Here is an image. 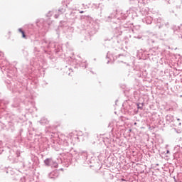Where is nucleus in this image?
<instances>
[{
  "label": "nucleus",
  "instance_id": "obj_32",
  "mask_svg": "<svg viewBox=\"0 0 182 182\" xmlns=\"http://www.w3.org/2000/svg\"><path fill=\"white\" fill-rule=\"evenodd\" d=\"M33 43H34V45L36 46L38 45L39 41H34Z\"/></svg>",
  "mask_w": 182,
  "mask_h": 182
},
{
  "label": "nucleus",
  "instance_id": "obj_54",
  "mask_svg": "<svg viewBox=\"0 0 182 182\" xmlns=\"http://www.w3.org/2000/svg\"><path fill=\"white\" fill-rule=\"evenodd\" d=\"M20 132H23V129H21V130H20Z\"/></svg>",
  "mask_w": 182,
  "mask_h": 182
},
{
  "label": "nucleus",
  "instance_id": "obj_39",
  "mask_svg": "<svg viewBox=\"0 0 182 182\" xmlns=\"http://www.w3.org/2000/svg\"><path fill=\"white\" fill-rule=\"evenodd\" d=\"M2 153H4V149H0V154H1Z\"/></svg>",
  "mask_w": 182,
  "mask_h": 182
},
{
  "label": "nucleus",
  "instance_id": "obj_25",
  "mask_svg": "<svg viewBox=\"0 0 182 182\" xmlns=\"http://www.w3.org/2000/svg\"><path fill=\"white\" fill-rule=\"evenodd\" d=\"M65 23L66 22L65 21H60V25L58 26V29H60V28H64Z\"/></svg>",
  "mask_w": 182,
  "mask_h": 182
},
{
  "label": "nucleus",
  "instance_id": "obj_33",
  "mask_svg": "<svg viewBox=\"0 0 182 182\" xmlns=\"http://www.w3.org/2000/svg\"><path fill=\"white\" fill-rule=\"evenodd\" d=\"M46 16L49 17V16H52V12L49 11L48 14H46Z\"/></svg>",
  "mask_w": 182,
  "mask_h": 182
},
{
  "label": "nucleus",
  "instance_id": "obj_9",
  "mask_svg": "<svg viewBox=\"0 0 182 182\" xmlns=\"http://www.w3.org/2000/svg\"><path fill=\"white\" fill-rule=\"evenodd\" d=\"M44 164L46 166L55 167V168H58V163L53 161V160L50 158H47L46 160H44Z\"/></svg>",
  "mask_w": 182,
  "mask_h": 182
},
{
  "label": "nucleus",
  "instance_id": "obj_21",
  "mask_svg": "<svg viewBox=\"0 0 182 182\" xmlns=\"http://www.w3.org/2000/svg\"><path fill=\"white\" fill-rule=\"evenodd\" d=\"M80 66L86 69L87 68V64H86V61H84L80 64Z\"/></svg>",
  "mask_w": 182,
  "mask_h": 182
},
{
  "label": "nucleus",
  "instance_id": "obj_58",
  "mask_svg": "<svg viewBox=\"0 0 182 182\" xmlns=\"http://www.w3.org/2000/svg\"><path fill=\"white\" fill-rule=\"evenodd\" d=\"M92 144H95V141L92 143Z\"/></svg>",
  "mask_w": 182,
  "mask_h": 182
},
{
  "label": "nucleus",
  "instance_id": "obj_1",
  "mask_svg": "<svg viewBox=\"0 0 182 182\" xmlns=\"http://www.w3.org/2000/svg\"><path fill=\"white\" fill-rule=\"evenodd\" d=\"M76 154H74V159L75 161H78V163H82L85 166L94 167L93 163H95V160L92 159V158H89V155H87V151H80L77 153L76 151Z\"/></svg>",
  "mask_w": 182,
  "mask_h": 182
},
{
  "label": "nucleus",
  "instance_id": "obj_49",
  "mask_svg": "<svg viewBox=\"0 0 182 182\" xmlns=\"http://www.w3.org/2000/svg\"><path fill=\"white\" fill-rule=\"evenodd\" d=\"M110 124H112V123H109V124L108 127H110Z\"/></svg>",
  "mask_w": 182,
  "mask_h": 182
},
{
  "label": "nucleus",
  "instance_id": "obj_26",
  "mask_svg": "<svg viewBox=\"0 0 182 182\" xmlns=\"http://www.w3.org/2000/svg\"><path fill=\"white\" fill-rule=\"evenodd\" d=\"M144 105V103H138L137 104V108L138 109H140L141 110V109H143V106Z\"/></svg>",
  "mask_w": 182,
  "mask_h": 182
},
{
  "label": "nucleus",
  "instance_id": "obj_30",
  "mask_svg": "<svg viewBox=\"0 0 182 182\" xmlns=\"http://www.w3.org/2000/svg\"><path fill=\"white\" fill-rule=\"evenodd\" d=\"M16 157H19V156H21V151H17L16 152Z\"/></svg>",
  "mask_w": 182,
  "mask_h": 182
},
{
  "label": "nucleus",
  "instance_id": "obj_15",
  "mask_svg": "<svg viewBox=\"0 0 182 182\" xmlns=\"http://www.w3.org/2000/svg\"><path fill=\"white\" fill-rule=\"evenodd\" d=\"M182 1L181 0H174L173 6H176L177 9H180V6H181Z\"/></svg>",
  "mask_w": 182,
  "mask_h": 182
},
{
  "label": "nucleus",
  "instance_id": "obj_36",
  "mask_svg": "<svg viewBox=\"0 0 182 182\" xmlns=\"http://www.w3.org/2000/svg\"><path fill=\"white\" fill-rule=\"evenodd\" d=\"M18 32L22 33V32H25V31L23 30H22V28H18Z\"/></svg>",
  "mask_w": 182,
  "mask_h": 182
},
{
  "label": "nucleus",
  "instance_id": "obj_53",
  "mask_svg": "<svg viewBox=\"0 0 182 182\" xmlns=\"http://www.w3.org/2000/svg\"><path fill=\"white\" fill-rule=\"evenodd\" d=\"M173 179L175 180L176 182H177V181H176V177H173Z\"/></svg>",
  "mask_w": 182,
  "mask_h": 182
},
{
  "label": "nucleus",
  "instance_id": "obj_42",
  "mask_svg": "<svg viewBox=\"0 0 182 182\" xmlns=\"http://www.w3.org/2000/svg\"><path fill=\"white\" fill-rule=\"evenodd\" d=\"M164 26V24H161L160 26H159V29H160V28H163Z\"/></svg>",
  "mask_w": 182,
  "mask_h": 182
},
{
  "label": "nucleus",
  "instance_id": "obj_35",
  "mask_svg": "<svg viewBox=\"0 0 182 182\" xmlns=\"http://www.w3.org/2000/svg\"><path fill=\"white\" fill-rule=\"evenodd\" d=\"M132 109V107H130V105L127 106L126 108V110H131Z\"/></svg>",
  "mask_w": 182,
  "mask_h": 182
},
{
  "label": "nucleus",
  "instance_id": "obj_59",
  "mask_svg": "<svg viewBox=\"0 0 182 182\" xmlns=\"http://www.w3.org/2000/svg\"><path fill=\"white\" fill-rule=\"evenodd\" d=\"M60 170H63V168H60Z\"/></svg>",
  "mask_w": 182,
  "mask_h": 182
},
{
  "label": "nucleus",
  "instance_id": "obj_43",
  "mask_svg": "<svg viewBox=\"0 0 182 182\" xmlns=\"http://www.w3.org/2000/svg\"><path fill=\"white\" fill-rule=\"evenodd\" d=\"M120 56H123V55L119 54L118 55H117V58H120Z\"/></svg>",
  "mask_w": 182,
  "mask_h": 182
},
{
  "label": "nucleus",
  "instance_id": "obj_11",
  "mask_svg": "<svg viewBox=\"0 0 182 182\" xmlns=\"http://www.w3.org/2000/svg\"><path fill=\"white\" fill-rule=\"evenodd\" d=\"M9 105V100L6 99L0 100V109H6Z\"/></svg>",
  "mask_w": 182,
  "mask_h": 182
},
{
  "label": "nucleus",
  "instance_id": "obj_31",
  "mask_svg": "<svg viewBox=\"0 0 182 182\" xmlns=\"http://www.w3.org/2000/svg\"><path fill=\"white\" fill-rule=\"evenodd\" d=\"M164 26H166V28H168L170 26V23L168 22H166L164 23Z\"/></svg>",
  "mask_w": 182,
  "mask_h": 182
},
{
  "label": "nucleus",
  "instance_id": "obj_55",
  "mask_svg": "<svg viewBox=\"0 0 182 182\" xmlns=\"http://www.w3.org/2000/svg\"><path fill=\"white\" fill-rule=\"evenodd\" d=\"M152 43H154V41H152Z\"/></svg>",
  "mask_w": 182,
  "mask_h": 182
},
{
  "label": "nucleus",
  "instance_id": "obj_5",
  "mask_svg": "<svg viewBox=\"0 0 182 182\" xmlns=\"http://www.w3.org/2000/svg\"><path fill=\"white\" fill-rule=\"evenodd\" d=\"M83 29L88 32L90 36H93L99 31V25L96 22H89L83 25Z\"/></svg>",
  "mask_w": 182,
  "mask_h": 182
},
{
  "label": "nucleus",
  "instance_id": "obj_45",
  "mask_svg": "<svg viewBox=\"0 0 182 182\" xmlns=\"http://www.w3.org/2000/svg\"><path fill=\"white\" fill-rule=\"evenodd\" d=\"M178 38H181L182 39V34L178 35Z\"/></svg>",
  "mask_w": 182,
  "mask_h": 182
},
{
  "label": "nucleus",
  "instance_id": "obj_17",
  "mask_svg": "<svg viewBox=\"0 0 182 182\" xmlns=\"http://www.w3.org/2000/svg\"><path fill=\"white\" fill-rule=\"evenodd\" d=\"M173 33H175V35H178V33L181 31L180 26H173Z\"/></svg>",
  "mask_w": 182,
  "mask_h": 182
},
{
  "label": "nucleus",
  "instance_id": "obj_8",
  "mask_svg": "<svg viewBox=\"0 0 182 182\" xmlns=\"http://www.w3.org/2000/svg\"><path fill=\"white\" fill-rule=\"evenodd\" d=\"M117 11H114V13H112L110 14V16H109L107 19L106 21L107 22H112L114 23L113 28H117V24L116 23V21H114V19H116V18H117Z\"/></svg>",
  "mask_w": 182,
  "mask_h": 182
},
{
  "label": "nucleus",
  "instance_id": "obj_50",
  "mask_svg": "<svg viewBox=\"0 0 182 182\" xmlns=\"http://www.w3.org/2000/svg\"><path fill=\"white\" fill-rule=\"evenodd\" d=\"M33 59H36L35 58H33V62H35V60H33Z\"/></svg>",
  "mask_w": 182,
  "mask_h": 182
},
{
  "label": "nucleus",
  "instance_id": "obj_37",
  "mask_svg": "<svg viewBox=\"0 0 182 182\" xmlns=\"http://www.w3.org/2000/svg\"><path fill=\"white\" fill-rule=\"evenodd\" d=\"M134 38H136V39H141V36H134Z\"/></svg>",
  "mask_w": 182,
  "mask_h": 182
},
{
  "label": "nucleus",
  "instance_id": "obj_6",
  "mask_svg": "<svg viewBox=\"0 0 182 182\" xmlns=\"http://www.w3.org/2000/svg\"><path fill=\"white\" fill-rule=\"evenodd\" d=\"M36 26L44 31H48L49 30V26H50V23L48 21H45L43 18H38L36 21Z\"/></svg>",
  "mask_w": 182,
  "mask_h": 182
},
{
  "label": "nucleus",
  "instance_id": "obj_52",
  "mask_svg": "<svg viewBox=\"0 0 182 182\" xmlns=\"http://www.w3.org/2000/svg\"><path fill=\"white\" fill-rule=\"evenodd\" d=\"M1 144H2V141H0V146H1Z\"/></svg>",
  "mask_w": 182,
  "mask_h": 182
},
{
  "label": "nucleus",
  "instance_id": "obj_14",
  "mask_svg": "<svg viewBox=\"0 0 182 182\" xmlns=\"http://www.w3.org/2000/svg\"><path fill=\"white\" fill-rule=\"evenodd\" d=\"M173 126H174L175 127H180V126H181V122L180 120V119L178 118H176L173 120V122H172Z\"/></svg>",
  "mask_w": 182,
  "mask_h": 182
},
{
  "label": "nucleus",
  "instance_id": "obj_12",
  "mask_svg": "<svg viewBox=\"0 0 182 182\" xmlns=\"http://www.w3.org/2000/svg\"><path fill=\"white\" fill-rule=\"evenodd\" d=\"M142 22L144 23H146V25H151V22H153V18L151 16H148L142 18Z\"/></svg>",
  "mask_w": 182,
  "mask_h": 182
},
{
  "label": "nucleus",
  "instance_id": "obj_19",
  "mask_svg": "<svg viewBox=\"0 0 182 182\" xmlns=\"http://www.w3.org/2000/svg\"><path fill=\"white\" fill-rule=\"evenodd\" d=\"M58 12L60 15H62V14H65V12H66V9L63 7H60L58 10Z\"/></svg>",
  "mask_w": 182,
  "mask_h": 182
},
{
  "label": "nucleus",
  "instance_id": "obj_40",
  "mask_svg": "<svg viewBox=\"0 0 182 182\" xmlns=\"http://www.w3.org/2000/svg\"><path fill=\"white\" fill-rule=\"evenodd\" d=\"M2 56H4V53L0 52V58H2Z\"/></svg>",
  "mask_w": 182,
  "mask_h": 182
},
{
  "label": "nucleus",
  "instance_id": "obj_28",
  "mask_svg": "<svg viewBox=\"0 0 182 182\" xmlns=\"http://www.w3.org/2000/svg\"><path fill=\"white\" fill-rule=\"evenodd\" d=\"M33 52L34 53H36V52H39V49L38 48V47H34Z\"/></svg>",
  "mask_w": 182,
  "mask_h": 182
},
{
  "label": "nucleus",
  "instance_id": "obj_10",
  "mask_svg": "<svg viewBox=\"0 0 182 182\" xmlns=\"http://www.w3.org/2000/svg\"><path fill=\"white\" fill-rule=\"evenodd\" d=\"M49 178H51L52 180H55V178H58L59 177V171L54 170L50 173H48Z\"/></svg>",
  "mask_w": 182,
  "mask_h": 182
},
{
  "label": "nucleus",
  "instance_id": "obj_23",
  "mask_svg": "<svg viewBox=\"0 0 182 182\" xmlns=\"http://www.w3.org/2000/svg\"><path fill=\"white\" fill-rule=\"evenodd\" d=\"M161 154H164L166 157H168V154H170V151L168 149L166 151L161 152Z\"/></svg>",
  "mask_w": 182,
  "mask_h": 182
},
{
  "label": "nucleus",
  "instance_id": "obj_38",
  "mask_svg": "<svg viewBox=\"0 0 182 182\" xmlns=\"http://www.w3.org/2000/svg\"><path fill=\"white\" fill-rule=\"evenodd\" d=\"M120 180H121V181H123V182H127V180H126L124 178H121Z\"/></svg>",
  "mask_w": 182,
  "mask_h": 182
},
{
  "label": "nucleus",
  "instance_id": "obj_24",
  "mask_svg": "<svg viewBox=\"0 0 182 182\" xmlns=\"http://www.w3.org/2000/svg\"><path fill=\"white\" fill-rule=\"evenodd\" d=\"M131 4H138L140 1L139 0H129Z\"/></svg>",
  "mask_w": 182,
  "mask_h": 182
},
{
  "label": "nucleus",
  "instance_id": "obj_46",
  "mask_svg": "<svg viewBox=\"0 0 182 182\" xmlns=\"http://www.w3.org/2000/svg\"><path fill=\"white\" fill-rule=\"evenodd\" d=\"M13 92H16V90L15 88H12Z\"/></svg>",
  "mask_w": 182,
  "mask_h": 182
},
{
  "label": "nucleus",
  "instance_id": "obj_41",
  "mask_svg": "<svg viewBox=\"0 0 182 182\" xmlns=\"http://www.w3.org/2000/svg\"><path fill=\"white\" fill-rule=\"evenodd\" d=\"M113 39V37H110L109 39H105V41H112Z\"/></svg>",
  "mask_w": 182,
  "mask_h": 182
},
{
  "label": "nucleus",
  "instance_id": "obj_7",
  "mask_svg": "<svg viewBox=\"0 0 182 182\" xmlns=\"http://www.w3.org/2000/svg\"><path fill=\"white\" fill-rule=\"evenodd\" d=\"M11 108L13 110H16L18 113L21 112V99L16 97L13 100V102L11 105Z\"/></svg>",
  "mask_w": 182,
  "mask_h": 182
},
{
  "label": "nucleus",
  "instance_id": "obj_57",
  "mask_svg": "<svg viewBox=\"0 0 182 182\" xmlns=\"http://www.w3.org/2000/svg\"><path fill=\"white\" fill-rule=\"evenodd\" d=\"M126 105V103L123 104V106H124Z\"/></svg>",
  "mask_w": 182,
  "mask_h": 182
},
{
  "label": "nucleus",
  "instance_id": "obj_51",
  "mask_svg": "<svg viewBox=\"0 0 182 182\" xmlns=\"http://www.w3.org/2000/svg\"><path fill=\"white\" fill-rule=\"evenodd\" d=\"M117 102H118V101H117V100L115 101V105H117Z\"/></svg>",
  "mask_w": 182,
  "mask_h": 182
},
{
  "label": "nucleus",
  "instance_id": "obj_22",
  "mask_svg": "<svg viewBox=\"0 0 182 182\" xmlns=\"http://www.w3.org/2000/svg\"><path fill=\"white\" fill-rule=\"evenodd\" d=\"M14 180H16V181H18V180H19V181H25V177H19V176H17L16 178H14Z\"/></svg>",
  "mask_w": 182,
  "mask_h": 182
},
{
  "label": "nucleus",
  "instance_id": "obj_34",
  "mask_svg": "<svg viewBox=\"0 0 182 182\" xmlns=\"http://www.w3.org/2000/svg\"><path fill=\"white\" fill-rule=\"evenodd\" d=\"M59 15H60V14H59V13L57 14H55L54 16H55V19H58V18H59Z\"/></svg>",
  "mask_w": 182,
  "mask_h": 182
},
{
  "label": "nucleus",
  "instance_id": "obj_16",
  "mask_svg": "<svg viewBox=\"0 0 182 182\" xmlns=\"http://www.w3.org/2000/svg\"><path fill=\"white\" fill-rule=\"evenodd\" d=\"M39 123L41 124L43 126L45 124H48L49 123V120L45 117H42L39 121Z\"/></svg>",
  "mask_w": 182,
  "mask_h": 182
},
{
  "label": "nucleus",
  "instance_id": "obj_44",
  "mask_svg": "<svg viewBox=\"0 0 182 182\" xmlns=\"http://www.w3.org/2000/svg\"><path fill=\"white\" fill-rule=\"evenodd\" d=\"M9 153L10 154H12V153H14V150H9Z\"/></svg>",
  "mask_w": 182,
  "mask_h": 182
},
{
  "label": "nucleus",
  "instance_id": "obj_4",
  "mask_svg": "<svg viewBox=\"0 0 182 182\" xmlns=\"http://www.w3.org/2000/svg\"><path fill=\"white\" fill-rule=\"evenodd\" d=\"M63 150L65 153H68L69 156H70L71 159H69V161H72V157L77 154L76 150L72 147V142L69 141V138L68 139H64L63 141Z\"/></svg>",
  "mask_w": 182,
  "mask_h": 182
},
{
  "label": "nucleus",
  "instance_id": "obj_56",
  "mask_svg": "<svg viewBox=\"0 0 182 182\" xmlns=\"http://www.w3.org/2000/svg\"><path fill=\"white\" fill-rule=\"evenodd\" d=\"M25 102H28V100H26Z\"/></svg>",
  "mask_w": 182,
  "mask_h": 182
},
{
  "label": "nucleus",
  "instance_id": "obj_48",
  "mask_svg": "<svg viewBox=\"0 0 182 182\" xmlns=\"http://www.w3.org/2000/svg\"><path fill=\"white\" fill-rule=\"evenodd\" d=\"M110 63V60H107V63L109 64Z\"/></svg>",
  "mask_w": 182,
  "mask_h": 182
},
{
  "label": "nucleus",
  "instance_id": "obj_20",
  "mask_svg": "<svg viewBox=\"0 0 182 182\" xmlns=\"http://www.w3.org/2000/svg\"><path fill=\"white\" fill-rule=\"evenodd\" d=\"M69 19H76V13L71 12L70 14Z\"/></svg>",
  "mask_w": 182,
  "mask_h": 182
},
{
  "label": "nucleus",
  "instance_id": "obj_27",
  "mask_svg": "<svg viewBox=\"0 0 182 182\" xmlns=\"http://www.w3.org/2000/svg\"><path fill=\"white\" fill-rule=\"evenodd\" d=\"M129 14H130V10H127V14H124V17H125V18H127V16H129Z\"/></svg>",
  "mask_w": 182,
  "mask_h": 182
},
{
  "label": "nucleus",
  "instance_id": "obj_13",
  "mask_svg": "<svg viewBox=\"0 0 182 182\" xmlns=\"http://www.w3.org/2000/svg\"><path fill=\"white\" fill-rule=\"evenodd\" d=\"M176 118H174V116L171 114H168L166 116V120L168 123H173L174 122Z\"/></svg>",
  "mask_w": 182,
  "mask_h": 182
},
{
  "label": "nucleus",
  "instance_id": "obj_3",
  "mask_svg": "<svg viewBox=\"0 0 182 182\" xmlns=\"http://www.w3.org/2000/svg\"><path fill=\"white\" fill-rule=\"evenodd\" d=\"M41 49L44 50L46 53V49H49L50 48H53L54 49V52L58 54L62 53V46L59 45L58 43H53L52 41H49L46 39H43L41 41Z\"/></svg>",
  "mask_w": 182,
  "mask_h": 182
},
{
  "label": "nucleus",
  "instance_id": "obj_47",
  "mask_svg": "<svg viewBox=\"0 0 182 182\" xmlns=\"http://www.w3.org/2000/svg\"><path fill=\"white\" fill-rule=\"evenodd\" d=\"M84 13H85V11H80V14H84Z\"/></svg>",
  "mask_w": 182,
  "mask_h": 182
},
{
  "label": "nucleus",
  "instance_id": "obj_29",
  "mask_svg": "<svg viewBox=\"0 0 182 182\" xmlns=\"http://www.w3.org/2000/svg\"><path fill=\"white\" fill-rule=\"evenodd\" d=\"M22 34V38H23L24 39H26V34H25V31L21 33Z\"/></svg>",
  "mask_w": 182,
  "mask_h": 182
},
{
  "label": "nucleus",
  "instance_id": "obj_2",
  "mask_svg": "<svg viewBox=\"0 0 182 182\" xmlns=\"http://www.w3.org/2000/svg\"><path fill=\"white\" fill-rule=\"evenodd\" d=\"M0 123L6 127L8 132H11V133L15 132V124L11 121V115H9V114L3 112L1 115H0Z\"/></svg>",
  "mask_w": 182,
  "mask_h": 182
},
{
  "label": "nucleus",
  "instance_id": "obj_18",
  "mask_svg": "<svg viewBox=\"0 0 182 182\" xmlns=\"http://www.w3.org/2000/svg\"><path fill=\"white\" fill-rule=\"evenodd\" d=\"M154 21L155 23H163V18L161 17L155 18Z\"/></svg>",
  "mask_w": 182,
  "mask_h": 182
},
{
  "label": "nucleus",
  "instance_id": "obj_60",
  "mask_svg": "<svg viewBox=\"0 0 182 182\" xmlns=\"http://www.w3.org/2000/svg\"><path fill=\"white\" fill-rule=\"evenodd\" d=\"M108 57H107V58Z\"/></svg>",
  "mask_w": 182,
  "mask_h": 182
}]
</instances>
